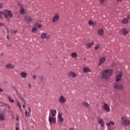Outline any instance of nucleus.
<instances>
[{"mask_svg":"<svg viewBox=\"0 0 130 130\" xmlns=\"http://www.w3.org/2000/svg\"><path fill=\"white\" fill-rule=\"evenodd\" d=\"M113 73V70L111 69L104 70L102 72V77L103 79L108 80V79H109L111 77Z\"/></svg>","mask_w":130,"mask_h":130,"instance_id":"obj_1","label":"nucleus"},{"mask_svg":"<svg viewBox=\"0 0 130 130\" xmlns=\"http://www.w3.org/2000/svg\"><path fill=\"white\" fill-rule=\"evenodd\" d=\"M121 125L123 126H127L130 125V120H128L125 118V117H123L121 119Z\"/></svg>","mask_w":130,"mask_h":130,"instance_id":"obj_2","label":"nucleus"},{"mask_svg":"<svg viewBox=\"0 0 130 130\" xmlns=\"http://www.w3.org/2000/svg\"><path fill=\"white\" fill-rule=\"evenodd\" d=\"M4 16L7 21L9 22V21H10V18L13 17V14L11 12V11L6 10L4 13Z\"/></svg>","mask_w":130,"mask_h":130,"instance_id":"obj_3","label":"nucleus"},{"mask_svg":"<svg viewBox=\"0 0 130 130\" xmlns=\"http://www.w3.org/2000/svg\"><path fill=\"white\" fill-rule=\"evenodd\" d=\"M113 88L115 90H120L121 91L123 90V85L121 83H118L116 82L114 83Z\"/></svg>","mask_w":130,"mask_h":130,"instance_id":"obj_4","label":"nucleus"},{"mask_svg":"<svg viewBox=\"0 0 130 130\" xmlns=\"http://www.w3.org/2000/svg\"><path fill=\"white\" fill-rule=\"evenodd\" d=\"M58 102L59 103L63 104L67 102V98H66V97H64L63 95H61L59 98Z\"/></svg>","mask_w":130,"mask_h":130,"instance_id":"obj_5","label":"nucleus"},{"mask_svg":"<svg viewBox=\"0 0 130 130\" xmlns=\"http://www.w3.org/2000/svg\"><path fill=\"white\" fill-rule=\"evenodd\" d=\"M103 109L105 110L107 112H110V107L108 104L105 103L103 106Z\"/></svg>","mask_w":130,"mask_h":130,"instance_id":"obj_6","label":"nucleus"},{"mask_svg":"<svg viewBox=\"0 0 130 130\" xmlns=\"http://www.w3.org/2000/svg\"><path fill=\"white\" fill-rule=\"evenodd\" d=\"M51 35L49 34H46V33H43L42 34L41 37L42 39H49L51 37Z\"/></svg>","mask_w":130,"mask_h":130,"instance_id":"obj_7","label":"nucleus"},{"mask_svg":"<svg viewBox=\"0 0 130 130\" xmlns=\"http://www.w3.org/2000/svg\"><path fill=\"white\" fill-rule=\"evenodd\" d=\"M121 79H122V73H120V74L116 76V83H118V82H120V81H121Z\"/></svg>","mask_w":130,"mask_h":130,"instance_id":"obj_8","label":"nucleus"},{"mask_svg":"<svg viewBox=\"0 0 130 130\" xmlns=\"http://www.w3.org/2000/svg\"><path fill=\"white\" fill-rule=\"evenodd\" d=\"M49 123H56V118L54 117H49Z\"/></svg>","mask_w":130,"mask_h":130,"instance_id":"obj_9","label":"nucleus"},{"mask_svg":"<svg viewBox=\"0 0 130 130\" xmlns=\"http://www.w3.org/2000/svg\"><path fill=\"white\" fill-rule=\"evenodd\" d=\"M106 60V58L105 57H103L101 58L100 59V61L98 64V67H100V66H101V64H103V63H104L105 62Z\"/></svg>","mask_w":130,"mask_h":130,"instance_id":"obj_10","label":"nucleus"},{"mask_svg":"<svg viewBox=\"0 0 130 130\" xmlns=\"http://www.w3.org/2000/svg\"><path fill=\"white\" fill-rule=\"evenodd\" d=\"M58 120H59L60 122H63L64 119L62 117V114L59 113L58 114Z\"/></svg>","mask_w":130,"mask_h":130,"instance_id":"obj_11","label":"nucleus"},{"mask_svg":"<svg viewBox=\"0 0 130 130\" xmlns=\"http://www.w3.org/2000/svg\"><path fill=\"white\" fill-rule=\"evenodd\" d=\"M98 123L100 124V125H101V126H102V127H104L105 122L103 119L99 118L98 119Z\"/></svg>","mask_w":130,"mask_h":130,"instance_id":"obj_12","label":"nucleus"},{"mask_svg":"<svg viewBox=\"0 0 130 130\" xmlns=\"http://www.w3.org/2000/svg\"><path fill=\"white\" fill-rule=\"evenodd\" d=\"M15 65L11 63H8L6 65V68H7V69H9L10 70H13V69H15Z\"/></svg>","mask_w":130,"mask_h":130,"instance_id":"obj_13","label":"nucleus"},{"mask_svg":"<svg viewBox=\"0 0 130 130\" xmlns=\"http://www.w3.org/2000/svg\"><path fill=\"white\" fill-rule=\"evenodd\" d=\"M69 78H76L77 77V73L73 72H70L69 73Z\"/></svg>","mask_w":130,"mask_h":130,"instance_id":"obj_14","label":"nucleus"},{"mask_svg":"<svg viewBox=\"0 0 130 130\" xmlns=\"http://www.w3.org/2000/svg\"><path fill=\"white\" fill-rule=\"evenodd\" d=\"M58 19H59V16L58 14H56L52 19L53 23H55V22L57 21Z\"/></svg>","mask_w":130,"mask_h":130,"instance_id":"obj_15","label":"nucleus"},{"mask_svg":"<svg viewBox=\"0 0 130 130\" xmlns=\"http://www.w3.org/2000/svg\"><path fill=\"white\" fill-rule=\"evenodd\" d=\"M25 20L26 21L28 25L32 22V18L29 16H26L25 17Z\"/></svg>","mask_w":130,"mask_h":130,"instance_id":"obj_16","label":"nucleus"},{"mask_svg":"<svg viewBox=\"0 0 130 130\" xmlns=\"http://www.w3.org/2000/svg\"><path fill=\"white\" fill-rule=\"evenodd\" d=\"M120 32L124 35V36H125V35H127V34L128 33V31L125 28L121 29Z\"/></svg>","mask_w":130,"mask_h":130,"instance_id":"obj_17","label":"nucleus"},{"mask_svg":"<svg viewBox=\"0 0 130 130\" xmlns=\"http://www.w3.org/2000/svg\"><path fill=\"white\" fill-rule=\"evenodd\" d=\"M31 113V108H28V111H25V115L26 117H29L30 116V114Z\"/></svg>","mask_w":130,"mask_h":130,"instance_id":"obj_18","label":"nucleus"},{"mask_svg":"<svg viewBox=\"0 0 130 130\" xmlns=\"http://www.w3.org/2000/svg\"><path fill=\"white\" fill-rule=\"evenodd\" d=\"M18 6L21 7V9L20 10L21 15H25V9H24V8L22 7V5L21 4H18Z\"/></svg>","mask_w":130,"mask_h":130,"instance_id":"obj_19","label":"nucleus"},{"mask_svg":"<svg viewBox=\"0 0 130 130\" xmlns=\"http://www.w3.org/2000/svg\"><path fill=\"white\" fill-rule=\"evenodd\" d=\"M98 34L100 35V36H103V35L104 34V31L103 30V29L101 28L98 30Z\"/></svg>","mask_w":130,"mask_h":130,"instance_id":"obj_20","label":"nucleus"},{"mask_svg":"<svg viewBox=\"0 0 130 130\" xmlns=\"http://www.w3.org/2000/svg\"><path fill=\"white\" fill-rule=\"evenodd\" d=\"M106 125H107V126L108 127H110L111 126H113V125H114V122L110 121L109 122V123H108V122H106Z\"/></svg>","mask_w":130,"mask_h":130,"instance_id":"obj_21","label":"nucleus"},{"mask_svg":"<svg viewBox=\"0 0 130 130\" xmlns=\"http://www.w3.org/2000/svg\"><path fill=\"white\" fill-rule=\"evenodd\" d=\"M20 76L21 78L24 79L25 78H27V74L26 72H23L20 73Z\"/></svg>","mask_w":130,"mask_h":130,"instance_id":"obj_22","label":"nucleus"},{"mask_svg":"<svg viewBox=\"0 0 130 130\" xmlns=\"http://www.w3.org/2000/svg\"><path fill=\"white\" fill-rule=\"evenodd\" d=\"M93 44H94V42H92L91 43H88L86 44V47L87 48H91V47H92V46H93Z\"/></svg>","mask_w":130,"mask_h":130,"instance_id":"obj_23","label":"nucleus"},{"mask_svg":"<svg viewBox=\"0 0 130 130\" xmlns=\"http://www.w3.org/2000/svg\"><path fill=\"white\" fill-rule=\"evenodd\" d=\"M83 72L84 73H89L91 72V70L88 67H84L83 69Z\"/></svg>","mask_w":130,"mask_h":130,"instance_id":"obj_24","label":"nucleus"},{"mask_svg":"<svg viewBox=\"0 0 130 130\" xmlns=\"http://www.w3.org/2000/svg\"><path fill=\"white\" fill-rule=\"evenodd\" d=\"M2 106H5V108H7L8 109H9V110L11 109V107H10L9 105H7L6 104H4V103H2Z\"/></svg>","mask_w":130,"mask_h":130,"instance_id":"obj_25","label":"nucleus"},{"mask_svg":"<svg viewBox=\"0 0 130 130\" xmlns=\"http://www.w3.org/2000/svg\"><path fill=\"white\" fill-rule=\"evenodd\" d=\"M17 96L19 97V98H20V100H21V101H25V99H24V97H23V96H22V95L20 94V93L17 92Z\"/></svg>","mask_w":130,"mask_h":130,"instance_id":"obj_26","label":"nucleus"},{"mask_svg":"<svg viewBox=\"0 0 130 130\" xmlns=\"http://www.w3.org/2000/svg\"><path fill=\"white\" fill-rule=\"evenodd\" d=\"M0 120L2 121L5 120V114L4 113L0 114Z\"/></svg>","mask_w":130,"mask_h":130,"instance_id":"obj_27","label":"nucleus"},{"mask_svg":"<svg viewBox=\"0 0 130 130\" xmlns=\"http://www.w3.org/2000/svg\"><path fill=\"white\" fill-rule=\"evenodd\" d=\"M82 105L85 106V107H86L87 108H88L89 106H90V105L88 104V103L84 102L82 103Z\"/></svg>","mask_w":130,"mask_h":130,"instance_id":"obj_28","label":"nucleus"},{"mask_svg":"<svg viewBox=\"0 0 130 130\" xmlns=\"http://www.w3.org/2000/svg\"><path fill=\"white\" fill-rule=\"evenodd\" d=\"M122 23L123 24H127V23H128V19H127V18L123 19L122 21Z\"/></svg>","mask_w":130,"mask_h":130,"instance_id":"obj_29","label":"nucleus"},{"mask_svg":"<svg viewBox=\"0 0 130 130\" xmlns=\"http://www.w3.org/2000/svg\"><path fill=\"white\" fill-rule=\"evenodd\" d=\"M88 24L89 25H90L91 26H95L96 25L95 23L93 22V21H92V20H89L88 21Z\"/></svg>","mask_w":130,"mask_h":130,"instance_id":"obj_30","label":"nucleus"},{"mask_svg":"<svg viewBox=\"0 0 130 130\" xmlns=\"http://www.w3.org/2000/svg\"><path fill=\"white\" fill-rule=\"evenodd\" d=\"M77 56H78V54L76 52H73L71 54L72 57H73V58L77 57Z\"/></svg>","mask_w":130,"mask_h":130,"instance_id":"obj_31","label":"nucleus"},{"mask_svg":"<svg viewBox=\"0 0 130 130\" xmlns=\"http://www.w3.org/2000/svg\"><path fill=\"white\" fill-rule=\"evenodd\" d=\"M31 31L33 33H36L38 31L37 27H34L32 28Z\"/></svg>","mask_w":130,"mask_h":130,"instance_id":"obj_32","label":"nucleus"},{"mask_svg":"<svg viewBox=\"0 0 130 130\" xmlns=\"http://www.w3.org/2000/svg\"><path fill=\"white\" fill-rule=\"evenodd\" d=\"M3 16H5V13H3V11H0V19L3 18Z\"/></svg>","mask_w":130,"mask_h":130,"instance_id":"obj_33","label":"nucleus"},{"mask_svg":"<svg viewBox=\"0 0 130 130\" xmlns=\"http://www.w3.org/2000/svg\"><path fill=\"white\" fill-rule=\"evenodd\" d=\"M17 105L18 107H19L20 110L22 111V108H21V104H20V103H19V102H17Z\"/></svg>","mask_w":130,"mask_h":130,"instance_id":"obj_34","label":"nucleus"},{"mask_svg":"<svg viewBox=\"0 0 130 130\" xmlns=\"http://www.w3.org/2000/svg\"><path fill=\"white\" fill-rule=\"evenodd\" d=\"M9 101L10 102H11V103H14V100H13L11 97L9 96L8 97Z\"/></svg>","mask_w":130,"mask_h":130,"instance_id":"obj_35","label":"nucleus"},{"mask_svg":"<svg viewBox=\"0 0 130 130\" xmlns=\"http://www.w3.org/2000/svg\"><path fill=\"white\" fill-rule=\"evenodd\" d=\"M101 47V45H98L96 46L95 47L94 49L95 50H97V49H99Z\"/></svg>","mask_w":130,"mask_h":130,"instance_id":"obj_36","label":"nucleus"},{"mask_svg":"<svg viewBox=\"0 0 130 130\" xmlns=\"http://www.w3.org/2000/svg\"><path fill=\"white\" fill-rule=\"evenodd\" d=\"M10 32L11 34H16V33H17V30H11Z\"/></svg>","mask_w":130,"mask_h":130,"instance_id":"obj_37","label":"nucleus"},{"mask_svg":"<svg viewBox=\"0 0 130 130\" xmlns=\"http://www.w3.org/2000/svg\"><path fill=\"white\" fill-rule=\"evenodd\" d=\"M105 2V0H100V3L101 5H104V2Z\"/></svg>","mask_w":130,"mask_h":130,"instance_id":"obj_38","label":"nucleus"},{"mask_svg":"<svg viewBox=\"0 0 130 130\" xmlns=\"http://www.w3.org/2000/svg\"><path fill=\"white\" fill-rule=\"evenodd\" d=\"M53 110H51V113H52V116H55V114L53 113Z\"/></svg>","mask_w":130,"mask_h":130,"instance_id":"obj_39","label":"nucleus"},{"mask_svg":"<svg viewBox=\"0 0 130 130\" xmlns=\"http://www.w3.org/2000/svg\"><path fill=\"white\" fill-rule=\"evenodd\" d=\"M37 78V76L36 75H34L32 76V79H34V80H35V79Z\"/></svg>","mask_w":130,"mask_h":130,"instance_id":"obj_40","label":"nucleus"},{"mask_svg":"<svg viewBox=\"0 0 130 130\" xmlns=\"http://www.w3.org/2000/svg\"><path fill=\"white\" fill-rule=\"evenodd\" d=\"M28 88L29 89H32V85H31V83L28 84Z\"/></svg>","mask_w":130,"mask_h":130,"instance_id":"obj_41","label":"nucleus"},{"mask_svg":"<svg viewBox=\"0 0 130 130\" xmlns=\"http://www.w3.org/2000/svg\"><path fill=\"white\" fill-rule=\"evenodd\" d=\"M4 7V4L3 3H0V8L2 9Z\"/></svg>","mask_w":130,"mask_h":130,"instance_id":"obj_42","label":"nucleus"},{"mask_svg":"<svg viewBox=\"0 0 130 130\" xmlns=\"http://www.w3.org/2000/svg\"><path fill=\"white\" fill-rule=\"evenodd\" d=\"M2 33L3 35L5 36V35H6V31H5V30H2Z\"/></svg>","mask_w":130,"mask_h":130,"instance_id":"obj_43","label":"nucleus"},{"mask_svg":"<svg viewBox=\"0 0 130 130\" xmlns=\"http://www.w3.org/2000/svg\"><path fill=\"white\" fill-rule=\"evenodd\" d=\"M2 26H5V24L3 23H0V27H2Z\"/></svg>","mask_w":130,"mask_h":130,"instance_id":"obj_44","label":"nucleus"},{"mask_svg":"<svg viewBox=\"0 0 130 130\" xmlns=\"http://www.w3.org/2000/svg\"><path fill=\"white\" fill-rule=\"evenodd\" d=\"M6 38H7V39H10V35H7L6 36Z\"/></svg>","mask_w":130,"mask_h":130,"instance_id":"obj_45","label":"nucleus"},{"mask_svg":"<svg viewBox=\"0 0 130 130\" xmlns=\"http://www.w3.org/2000/svg\"><path fill=\"white\" fill-rule=\"evenodd\" d=\"M2 92H4V90L0 88V94H1Z\"/></svg>","mask_w":130,"mask_h":130,"instance_id":"obj_46","label":"nucleus"},{"mask_svg":"<svg viewBox=\"0 0 130 130\" xmlns=\"http://www.w3.org/2000/svg\"><path fill=\"white\" fill-rule=\"evenodd\" d=\"M19 123H17V130H19Z\"/></svg>","mask_w":130,"mask_h":130,"instance_id":"obj_47","label":"nucleus"},{"mask_svg":"<svg viewBox=\"0 0 130 130\" xmlns=\"http://www.w3.org/2000/svg\"><path fill=\"white\" fill-rule=\"evenodd\" d=\"M37 26H38V27H39V28H41V24H38L37 25Z\"/></svg>","mask_w":130,"mask_h":130,"instance_id":"obj_48","label":"nucleus"},{"mask_svg":"<svg viewBox=\"0 0 130 130\" xmlns=\"http://www.w3.org/2000/svg\"><path fill=\"white\" fill-rule=\"evenodd\" d=\"M6 29L7 30V33L9 34V29H8V28H7V27H6Z\"/></svg>","mask_w":130,"mask_h":130,"instance_id":"obj_49","label":"nucleus"},{"mask_svg":"<svg viewBox=\"0 0 130 130\" xmlns=\"http://www.w3.org/2000/svg\"><path fill=\"white\" fill-rule=\"evenodd\" d=\"M127 18H128V19H130V15H128Z\"/></svg>","mask_w":130,"mask_h":130,"instance_id":"obj_50","label":"nucleus"},{"mask_svg":"<svg viewBox=\"0 0 130 130\" xmlns=\"http://www.w3.org/2000/svg\"><path fill=\"white\" fill-rule=\"evenodd\" d=\"M25 107H26V105H23V108H25Z\"/></svg>","mask_w":130,"mask_h":130,"instance_id":"obj_51","label":"nucleus"},{"mask_svg":"<svg viewBox=\"0 0 130 130\" xmlns=\"http://www.w3.org/2000/svg\"><path fill=\"white\" fill-rule=\"evenodd\" d=\"M53 111H54V113H56V110H53Z\"/></svg>","mask_w":130,"mask_h":130,"instance_id":"obj_52","label":"nucleus"},{"mask_svg":"<svg viewBox=\"0 0 130 130\" xmlns=\"http://www.w3.org/2000/svg\"><path fill=\"white\" fill-rule=\"evenodd\" d=\"M117 2H122V0H117Z\"/></svg>","mask_w":130,"mask_h":130,"instance_id":"obj_53","label":"nucleus"},{"mask_svg":"<svg viewBox=\"0 0 130 130\" xmlns=\"http://www.w3.org/2000/svg\"><path fill=\"white\" fill-rule=\"evenodd\" d=\"M17 120L18 121V120H19V117H17Z\"/></svg>","mask_w":130,"mask_h":130,"instance_id":"obj_54","label":"nucleus"},{"mask_svg":"<svg viewBox=\"0 0 130 130\" xmlns=\"http://www.w3.org/2000/svg\"><path fill=\"white\" fill-rule=\"evenodd\" d=\"M70 130H74V128H70Z\"/></svg>","mask_w":130,"mask_h":130,"instance_id":"obj_55","label":"nucleus"},{"mask_svg":"<svg viewBox=\"0 0 130 130\" xmlns=\"http://www.w3.org/2000/svg\"><path fill=\"white\" fill-rule=\"evenodd\" d=\"M15 129L17 130V127H15Z\"/></svg>","mask_w":130,"mask_h":130,"instance_id":"obj_56","label":"nucleus"},{"mask_svg":"<svg viewBox=\"0 0 130 130\" xmlns=\"http://www.w3.org/2000/svg\"><path fill=\"white\" fill-rule=\"evenodd\" d=\"M50 66H51V64H50Z\"/></svg>","mask_w":130,"mask_h":130,"instance_id":"obj_57","label":"nucleus"}]
</instances>
